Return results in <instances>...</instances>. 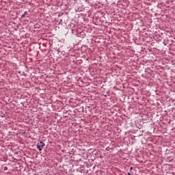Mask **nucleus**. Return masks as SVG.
Masks as SVG:
<instances>
[{
	"instance_id": "f257e3e1",
	"label": "nucleus",
	"mask_w": 175,
	"mask_h": 175,
	"mask_svg": "<svg viewBox=\"0 0 175 175\" xmlns=\"http://www.w3.org/2000/svg\"><path fill=\"white\" fill-rule=\"evenodd\" d=\"M45 144L44 142H42V141H40V144H37V148L39 149L40 151H42V148L44 147Z\"/></svg>"
},
{
	"instance_id": "f03ea898",
	"label": "nucleus",
	"mask_w": 175,
	"mask_h": 175,
	"mask_svg": "<svg viewBox=\"0 0 175 175\" xmlns=\"http://www.w3.org/2000/svg\"><path fill=\"white\" fill-rule=\"evenodd\" d=\"M28 15V13L27 12H25V13L23 14H22L21 16V18H24L26 16Z\"/></svg>"
},
{
	"instance_id": "7ed1b4c3",
	"label": "nucleus",
	"mask_w": 175,
	"mask_h": 175,
	"mask_svg": "<svg viewBox=\"0 0 175 175\" xmlns=\"http://www.w3.org/2000/svg\"><path fill=\"white\" fill-rule=\"evenodd\" d=\"M106 150H107V151H109V150H110V148H106Z\"/></svg>"
},
{
	"instance_id": "20e7f679",
	"label": "nucleus",
	"mask_w": 175,
	"mask_h": 175,
	"mask_svg": "<svg viewBox=\"0 0 175 175\" xmlns=\"http://www.w3.org/2000/svg\"><path fill=\"white\" fill-rule=\"evenodd\" d=\"M128 175H131V173H129Z\"/></svg>"
},
{
	"instance_id": "39448f33",
	"label": "nucleus",
	"mask_w": 175,
	"mask_h": 175,
	"mask_svg": "<svg viewBox=\"0 0 175 175\" xmlns=\"http://www.w3.org/2000/svg\"><path fill=\"white\" fill-rule=\"evenodd\" d=\"M133 170V167H131V170Z\"/></svg>"
}]
</instances>
